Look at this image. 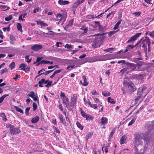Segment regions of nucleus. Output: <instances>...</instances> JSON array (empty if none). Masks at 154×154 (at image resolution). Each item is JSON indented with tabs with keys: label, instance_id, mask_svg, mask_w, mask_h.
<instances>
[{
	"label": "nucleus",
	"instance_id": "412c9836",
	"mask_svg": "<svg viewBox=\"0 0 154 154\" xmlns=\"http://www.w3.org/2000/svg\"><path fill=\"white\" fill-rule=\"evenodd\" d=\"M107 119L104 117H102L100 119L102 125H104L107 123Z\"/></svg>",
	"mask_w": 154,
	"mask_h": 154
},
{
	"label": "nucleus",
	"instance_id": "f704fd0d",
	"mask_svg": "<svg viewBox=\"0 0 154 154\" xmlns=\"http://www.w3.org/2000/svg\"><path fill=\"white\" fill-rule=\"evenodd\" d=\"M8 95L7 94H5L3 96H2L1 97H0V103H2L4 100V99L5 98L8 96Z\"/></svg>",
	"mask_w": 154,
	"mask_h": 154
},
{
	"label": "nucleus",
	"instance_id": "864d4df0",
	"mask_svg": "<svg viewBox=\"0 0 154 154\" xmlns=\"http://www.w3.org/2000/svg\"><path fill=\"white\" fill-rule=\"evenodd\" d=\"M25 59L26 60V62L28 63H29L31 61V59H29V56H26Z\"/></svg>",
	"mask_w": 154,
	"mask_h": 154
},
{
	"label": "nucleus",
	"instance_id": "ddd939ff",
	"mask_svg": "<svg viewBox=\"0 0 154 154\" xmlns=\"http://www.w3.org/2000/svg\"><path fill=\"white\" fill-rule=\"evenodd\" d=\"M60 122L63 125H66V123L65 121L64 117L61 114H59L58 116Z\"/></svg>",
	"mask_w": 154,
	"mask_h": 154
},
{
	"label": "nucleus",
	"instance_id": "473e14b6",
	"mask_svg": "<svg viewBox=\"0 0 154 154\" xmlns=\"http://www.w3.org/2000/svg\"><path fill=\"white\" fill-rule=\"evenodd\" d=\"M45 71V69H42L40 70L38 72V75L36 76V77H37L43 74V72Z\"/></svg>",
	"mask_w": 154,
	"mask_h": 154
},
{
	"label": "nucleus",
	"instance_id": "0e129e2a",
	"mask_svg": "<svg viewBox=\"0 0 154 154\" xmlns=\"http://www.w3.org/2000/svg\"><path fill=\"white\" fill-rule=\"evenodd\" d=\"M86 118V119H90L91 120H92L93 119V118L91 117V116H90L89 115H88L87 114L86 117L85 118Z\"/></svg>",
	"mask_w": 154,
	"mask_h": 154
},
{
	"label": "nucleus",
	"instance_id": "79ce46f5",
	"mask_svg": "<svg viewBox=\"0 0 154 154\" xmlns=\"http://www.w3.org/2000/svg\"><path fill=\"white\" fill-rule=\"evenodd\" d=\"M135 47L133 45H129L126 48V49H127L128 50V51H130L131 49H132L133 48H134Z\"/></svg>",
	"mask_w": 154,
	"mask_h": 154
},
{
	"label": "nucleus",
	"instance_id": "7ed1b4c3",
	"mask_svg": "<svg viewBox=\"0 0 154 154\" xmlns=\"http://www.w3.org/2000/svg\"><path fill=\"white\" fill-rule=\"evenodd\" d=\"M128 67H130V69L129 71L131 70L140 71L143 70L141 65L138 63L135 64L133 63H128Z\"/></svg>",
	"mask_w": 154,
	"mask_h": 154
},
{
	"label": "nucleus",
	"instance_id": "a211bd4d",
	"mask_svg": "<svg viewBox=\"0 0 154 154\" xmlns=\"http://www.w3.org/2000/svg\"><path fill=\"white\" fill-rule=\"evenodd\" d=\"M125 68L122 69L120 72V74L121 75L123 74L127 70H129L130 67H128V63L126 64V66H125Z\"/></svg>",
	"mask_w": 154,
	"mask_h": 154
},
{
	"label": "nucleus",
	"instance_id": "6ab92c4d",
	"mask_svg": "<svg viewBox=\"0 0 154 154\" xmlns=\"http://www.w3.org/2000/svg\"><path fill=\"white\" fill-rule=\"evenodd\" d=\"M93 134V133L92 131L88 133L87 134L86 136V141H87L89 139H90L91 138Z\"/></svg>",
	"mask_w": 154,
	"mask_h": 154
},
{
	"label": "nucleus",
	"instance_id": "bf43d9fd",
	"mask_svg": "<svg viewBox=\"0 0 154 154\" xmlns=\"http://www.w3.org/2000/svg\"><path fill=\"white\" fill-rule=\"evenodd\" d=\"M53 70H49V71H46L44 72H43V73L44 74H43L46 75L49 74L51 72H52Z\"/></svg>",
	"mask_w": 154,
	"mask_h": 154
},
{
	"label": "nucleus",
	"instance_id": "6e6552de",
	"mask_svg": "<svg viewBox=\"0 0 154 154\" xmlns=\"http://www.w3.org/2000/svg\"><path fill=\"white\" fill-rule=\"evenodd\" d=\"M141 33H138L131 37L127 42V43L132 42L135 41L141 34Z\"/></svg>",
	"mask_w": 154,
	"mask_h": 154
},
{
	"label": "nucleus",
	"instance_id": "680f3d73",
	"mask_svg": "<svg viewBox=\"0 0 154 154\" xmlns=\"http://www.w3.org/2000/svg\"><path fill=\"white\" fill-rule=\"evenodd\" d=\"M149 35L151 36L152 37V38H154V31H152V32H150L149 34Z\"/></svg>",
	"mask_w": 154,
	"mask_h": 154
},
{
	"label": "nucleus",
	"instance_id": "a18cd8bd",
	"mask_svg": "<svg viewBox=\"0 0 154 154\" xmlns=\"http://www.w3.org/2000/svg\"><path fill=\"white\" fill-rule=\"evenodd\" d=\"M45 34L47 35H50L52 36H53L54 35V32L51 31L48 32V33H45Z\"/></svg>",
	"mask_w": 154,
	"mask_h": 154
},
{
	"label": "nucleus",
	"instance_id": "a19ab883",
	"mask_svg": "<svg viewBox=\"0 0 154 154\" xmlns=\"http://www.w3.org/2000/svg\"><path fill=\"white\" fill-rule=\"evenodd\" d=\"M81 29L82 30H83L84 31V33H86L88 30V28L87 27H85V26H82Z\"/></svg>",
	"mask_w": 154,
	"mask_h": 154
},
{
	"label": "nucleus",
	"instance_id": "603ef678",
	"mask_svg": "<svg viewBox=\"0 0 154 154\" xmlns=\"http://www.w3.org/2000/svg\"><path fill=\"white\" fill-rule=\"evenodd\" d=\"M113 49L114 48H110L105 49L104 51L107 52H110V53H112V51H113Z\"/></svg>",
	"mask_w": 154,
	"mask_h": 154
},
{
	"label": "nucleus",
	"instance_id": "aec40b11",
	"mask_svg": "<svg viewBox=\"0 0 154 154\" xmlns=\"http://www.w3.org/2000/svg\"><path fill=\"white\" fill-rule=\"evenodd\" d=\"M126 136L124 135L122 136L120 140V143L121 144L124 143L126 141Z\"/></svg>",
	"mask_w": 154,
	"mask_h": 154
},
{
	"label": "nucleus",
	"instance_id": "5fc2aeb1",
	"mask_svg": "<svg viewBox=\"0 0 154 154\" xmlns=\"http://www.w3.org/2000/svg\"><path fill=\"white\" fill-rule=\"evenodd\" d=\"M80 4L78 1L76 2L74 4L73 7L75 8H77Z\"/></svg>",
	"mask_w": 154,
	"mask_h": 154
},
{
	"label": "nucleus",
	"instance_id": "4468645a",
	"mask_svg": "<svg viewBox=\"0 0 154 154\" xmlns=\"http://www.w3.org/2000/svg\"><path fill=\"white\" fill-rule=\"evenodd\" d=\"M28 96L32 98L33 100L35 101H36L38 100L37 96L33 91L31 92L30 93L28 94Z\"/></svg>",
	"mask_w": 154,
	"mask_h": 154
},
{
	"label": "nucleus",
	"instance_id": "052dcab7",
	"mask_svg": "<svg viewBox=\"0 0 154 154\" xmlns=\"http://www.w3.org/2000/svg\"><path fill=\"white\" fill-rule=\"evenodd\" d=\"M10 27H4L3 29V30L4 32H5L6 30L8 31H10Z\"/></svg>",
	"mask_w": 154,
	"mask_h": 154
},
{
	"label": "nucleus",
	"instance_id": "cd10ccee",
	"mask_svg": "<svg viewBox=\"0 0 154 154\" xmlns=\"http://www.w3.org/2000/svg\"><path fill=\"white\" fill-rule=\"evenodd\" d=\"M102 14V13L100 14V15H99L97 17H94L91 15H88L87 16V18L88 19H91L94 18H99L100 17V16Z\"/></svg>",
	"mask_w": 154,
	"mask_h": 154
},
{
	"label": "nucleus",
	"instance_id": "8fccbe9b",
	"mask_svg": "<svg viewBox=\"0 0 154 154\" xmlns=\"http://www.w3.org/2000/svg\"><path fill=\"white\" fill-rule=\"evenodd\" d=\"M146 90H146L143 92V94H142V91H141V93L142 94L141 96L142 97H144L148 93V92H147V91L146 92H145Z\"/></svg>",
	"mask_w": 154,
	"mask_h": 154
},
{
	"label": "nucleus",
	"instance_id": "13d9d810",
	"mask_svg": "<svg viewBox=\"0 0 154 154\" xmlns=\"http://www.w3.org/2000/svg\"><path fill=\"white\" fill-rule=\"evenodd\" d=\"M141 12H137L133 13V14L136 16H139L141 14Z\"/></svg>",
	"mask_w": 154,
	"mask_h": 154
},
{
	"label": "nucleus",
	"instance_id": "de8ad7c7",
	"mask_svg": "<svg viewBox=\"0 0 154 154\" xmlns=\"http://www.w3.org/2000/svg\"><path fill=\"white\" fill-rule=\"evenodd\" d=\"M118 63L119 64L122 63L123 64H124V65H125V66H126V64L128 63H126L125 60H121L120 61H119L118 62Z\"/></svg>",
	"mask_w": 154,
	"mask_h": 154
},
{
	"label": "nucleus",
	"instance_id": "2eb2a0df",
	"mask_svg": "<svg viewBox=\"0 0 154 154\" xmlns=\"http://www.w3.org/2000/svg\"><path fill=\"white\" fill-rule=\"evenodd\" d=\"M42 47L41 45L36 44L31 47V49L34 51H37L42 48Z\"/></svg>",
	"mask_w": 154,
	"mask_h": 154
},
{
	"label": "nucleus",
	"instance_id": "f03ea898",
	"mask_svg": "<svg viewBox=\"0 0 154 154\" xmlns=\"http://www.w3.org/2000/svg\"><path fill=\"white\" fill-rule=\"evenodd\" d=\"M140 44V45L144 49V51L146 53L147 52V45L148 46H149L150 45V40L148 37H146L144 38H143L138 42L137 45Z\"/></svg>",
	"mask_w": 154,
	"mask_h": 154
},
{
	"label": "nucleus",
	"instance_id": "dca6fc26",
	"mask_svg": "<svg viewBox=\"0 0 154 154\" xmlns=\"http://www.w3.org/2000/svg\"><path fill=\"white\" fill-rule=\"evenodd\" d=\"M77 96L76 94H74L71 98V104L73 106L75 105L77 99Z\"/></svg>",
	"mask_w": 154,
	"mask_h": 154
},
{
	"label": "nucleus",
	"instance_id": "0eeeda50",
	"mask_svg": "<svg viewBox=\"0 0 154 154\" xmlns=\"http://www.w3.org/2000/svg\"><path fill=\"white\" fill-rule=\"evenodd\" d=\"M60 96L61 99L63 101V102L67 107L69 104V99L67 97L65 96L64 93L63 92H61Z\"/></svg>",
	"mask_w": 154,
	"mask_h": 154
},
{
	"label": "nucleus",
	"instance_id": "4d7b16f0",
	"mask_svg": "<svg viewBox=\"0 0 154 154\" xmlns=\"http://www.w3.org/2000/svg\"><path fill=\"white\" fill-rule=\"evenodd\" d=\"M10 39L11 41L16 40L14 36L13 35H11L10 36Z\"/></svg>",
	"mask_w": 154,
	"mask_h": 154
},
{
	"label": "nucleus",
	"instance_id": "774afa93",
	"mask_svg": "<svg viewBox=\"0 0 154 154\" xmlns=\"http://www.w3.org/2000/svg\"><path fill=\"white\" fill-rule=\"evenodd\" d=\"M30 108H27L26 109V112L25 113L27 115H28L29 114V111L30 110Z\"/></svg>",
	"mask_w": 154,
	"mask_h": 154
},
{
	"label": "nucleus",
	"instance_id": "37998d69",
	"mask_svg": "<svg viewBox=\"0 0 154 154\" xmlns=\"http://www.w3.org/2000/svg\"><path fill=\"white\" fill-rule=\"evenodd\" d=\"M15 109L17 111L19 112L22 113H23V111L21 109L19 108V107L16 106H15Z\"/></svg>",
	"mask_w": 154,
	"mask_h": 154
},
{
	"label": "nucleus",
	"instance_id": "58836bf2",
	"mask_svg": "<svg viewBox=\"0 0 154 154\" xmlns=\"http://www.w3.org/2000/svg\"><path fill=\"white\" fill-rule=\"evenodd\" d=\"M9 67L11 68V70H12L15 67V63L14 62H12L9 65Z\"/></svg>",
	"mask_w": 154,
	"mask_h": 154
},
{
	"label": "nucleus",
	"instance_id": "c756f323",
	"mask_svg": "<svg viewBox=\"0 0 154 154\" xmlns=\"http://www.w3.org/2000/svg\"><path fill=\"white\" fill-rule=\"evenodd\" d=\"M108 102L109 103H110L112 104H114L116 103V102L113 99H111L110 97H109L107 98Z\"/></svg>",
	"mask_w": 154,
	"mask_h": 154
},
{
	"label": "nucleus",
	"instance_id": "f8f14e48",
	"mask_svg": "<svg viewBox=\"0 0 154 154\" xmlns=\"http://www.w3.org/2000/svg\"><path fill=\"white\" fill-rule=\"evenodd\" d=\"M100 39L99 38H95L94 41L93 42V43L92 45L93 47L96 48L99 47L100 46L99 41L100 40Z\"/></svg>",
	"mask_w": 154,
	"mask_h": 154
},
{
	"label": "nucleus",
	"instance_id": "7c9ffc66",
	"mask_svg": "<svg viewBox=\"0 0 154 154\" xmlns=\"http://www.w3.org/2000/svg\"><path fill=\"white\" fill-rule=\"evenodd\" d=\"M17 27L18 30L20 31L21 32H22V27L20 23H17Z\"/></svg>",
	"mask_w": 154,
	"mask_h": 154
},
{
	"label": "nucleus",
	"instance_id": "338daca9",
	"mask_svg": "<svg viewBox=\"0 0 154 154\" xmlns=\"http://www.w3.org/2000/svg\"><path fill=\"white\" fill-rule=\"evenodd\" d=\"M54 131L55 132L58 133H60V131L58 129L56 128L55 127H54Z\"/></svg>",
	"mask_w": 154,
	"mask_h": 154
},
{
	"label": "nucleus",
	"instance_id": "e2e57ef3",
	"mask_svg": "<svg viewBox=\"0 0 154 154\" xmlns=\"http://www.w3.org/2000/svg\"><path fill=\"white\" fill-rule=\"evenodd\" d=\"M33 110L35 111L37 108V105L36 103H34L33 104Z\"/></svg>",
	"mask_w": 154,
	"mask_h": 154
},
{
	"label": "nucleus",
	"instance_id": "6e6d98bb",
	"mask_svg": "<svg viewBox=\"0 0 154 154\" xmlns=\"http://www.w3.org/2000/svg\"><path fill=\"white\" fill-rule=\"evenodd\" d=\"M8 71V69L6 68H5L4 69H2L1 71V74H3L5 72H6Z\"/></svg>",
	"mask_w": 154,
	"mask_h": 154
},
{
	"label": "nucleus",
	"instance_id": "ea45409f",
	"mask_svg": "<svg viewBox=\"0 0 154 154\" xmlns=\"http://www.w3.org/2000/svg\"><path fill=\"white\" fill-rule=\"evenodd\" d=\"M136 117L133 118L132 119L131 121V122H129V123H128V125L130 126V125H132L134 122L136 120Z\"/></svg>",
	"mask_w": 154,
	"mask_h": 154
},
{
	"label": "nucleus",
	"instance_id": "72a5a7b5",
	"mask_svg": "<svg viewBox=\"0 0 154 154\" xmlns=\"http://www.w3.org/2000/svg\"><path fill=\"white\" fill-rule=\"evenodd\" d=\"M102 94L104 96L107 97L109 96L110 94L109 92L104 91L102 92Z\"/></svg>",
	"mask_w": 154,
	"mask_h": 154
},
{
	"label": "nucleus",
	"instance_id": "9b49d317",
	"mask_svg": "<svg viewBox=\"0 0 154 154\" xmlns=\"http://www.w3.org/2000/svg\"><path fill=\"white\" fill-rule=\"evenodd\" d=\"M109 57L106 55L100 56L97 57V61H104L110 59Z\"/></svg>",
	"mask_w": 154,
	"mask_h": 154
},
{
	"label": "nucleus",
	"instance_id": "20e7f679",
	"mask_svg": "<svg viewBox=\"0 0 154 154\" xmlns=\"http://www.w3.org/2000/svg\"><path fill=\"white\" fill-rule=\"evenodd\" d=\"M142 138L139 134L136 135L134 137V147L136 149L139 146H142L143 142L142 140Z\"/></svg>",
	"mask_w": 154,
	"mask_h": 154
},
{
	"label": "nucleus",
	"instance_id": "1a4fd4ad",
	"mask_svg": "<svg viewBox=\"0 0 154 154\" xmlns=\"http://www.w3.org/2000/svg\"><path fill=\"white\" fill-rule=\"evenodd\" d=\"M10 131V133L13 134H18L20 132V130L19 128H15L14 126H12L11 127Z\"/></svg>",
	"mask_w": 154,
	"mask_h": 154
},
{
	"label": "nucleus",
	"instance_id": "9d476101",
	"mask_svg": "<svg viewBox=\"0 0 154 154\" xmlns=\"http://www.w3.org/2000/svg\"><path fill=\"white\" fill-rule=\"evenodd\" d=\"M142 139L144 140L145 144L146 145H148L152 140V138L150 136L145 135Z\"/></svg>",
	"mask_w": 154,
	"mask_h": 154
},
{
	"label": "nucleus",
	"instance_id": "2f4dec72",
	"mask_svg": "<svg viewBox=\"0 0 154 154\" xmlns=\"http://www.w3.org/2000/svg\"><path fill=\"white\" fill-rule=\"evenodd\" d=\"M0 8L5 11L9 9V7H7L5 5H1L0 6Z\"/></svg>",
	"mask_w": 154,
	"mask_h": 154
},
{
	"label": "nucleus",
	"instance_id": "4c0bfd02",
	"mask_svg": "<svg viewBox=\"0 0 154 154\" xmlns=\"http://www.w3.org/2000/svg\"><path fill=\"white\" fill-rule=\"evenodd\" d=\"M0 116L1 117H2L3 119L5 121H6L7 119H6V117L5 115V114L4 113H1Z\"/></svg>",
	"mask_w": 154,
	"mask_h": 154
},
{
	"label": "nucleus",
	"instance_id": "4be33fe9",
	"mask_svg": "<svg viewBox=\"0 0 154 154\" xmlns=\"http://www.w3.org/2000/svg\"><path fill=\"white\" fill-rule=\"evenodd\" d=\"M39 119V117L38 116H36L35 117L32 119V122L33 123H35L37 122Z\"/></svg>",
	"mask_w": 154,
	"mask_h": 154
},
{
	"label": "nucleus",
	"instance_id": "3c124183",
	"mask_svg": "<svg viewBox=\"0 0 154 154\" xmlns=\"http://www.w3.org/2000/svg\"><path fill=\"white\" fill-rule=\"evenodd\" d=\"M81 114L82 116L84 117L85 118L86 117L87 114L85 113L82 109H81Z\"/></svg>",
	"mask_w": 154,
	"mask_h": 154
},
{
	"label": "nucleus",
	"instance_id": "39448f33",
	"mask_svg": "<svg viewBox=\"0 0 154 154\" xmlns=\"http://www.w3.org/2000/svg\"><path fill=\"white\" fill-rule=\"evenodd\" d=\"M56 20L59 21L58 24H60L62 25L65 22L66 17V14H62L60 13H58L56 15Z\"/></svg>",
	"mask_w": 154,
	"mask_h": 154
},
{
	"label": "nucleus",
	"instance_id": "c85d7f7f",
	"mask_svg": "<svg viewBox=\"0 0 154 154\" xmlns=\"http://www.w3.org/2000/svg\"><path fill=\"white\" fill-rule=\"evenodd\" d=\"M83 82L82 83V85L85 86H86L88 85V83L87 81H86V79L85 78L84 76L83 77ZM81 82L82 83V81H81Z\"/></svg>",
	"mask_w": 154,
	"mask_h": 154
},
{
	"label": "nucleus",
	"instance_id": "423d86ee",
	"mask_svg": "<svg viewBox=\"0 0 154 154\" xmlns=\"http://www.w3.org/2000/svg\"><path fill=\"white\" fill-rule=\"evenodd\" d=\"M146 87L144 86L142 87L139 88L137 92V95L138 96L135 99V103H137V102L140 100V99L142 98L141 96V95H142L141 91H142V94H143V92L146 90Z\"/></svg>",
	"mask_w": 154,
	"mask_h": 154
},
{
	"label": "nucleus",
	"instance_id": "a878e982",
	"mask_svg": "<svg viewBox=\"0 0 154 154\" xmlns=\"http://www.w3.org/2000/svg\"><path fill=\"white\" fill-rule=\"evenodd\" d=\"M73 20H70L69 22V23L68 25H67L65 27V29H66L68 28L69 27L71 26L73 24Z\"/></svg>",
	"mask_w": 154,
	"mask_h": 154
},
{
	"label": "nucleus",
	"instance_id": "49530a36",
	"mask_svg": "<svg viewBox=\"0 0 154 154\" xmlns=\"http://www.w3.org/2000/svg\"><path fill=\"white\" fill-rule=\"evenodd\" d=\"M12 19V16L11 15H10L9 17H6L5 18V20L7 21H8L11 20Z\"/></svg>",
	"mask_w": 154,
	"mask_h": 154
},
{
	"label": "nucleus",
	"instance_id": "f257e3e1",
	"mask_svg": "<svg viewBox=\"0 0 154 154\" xmlns=\"http://www.w3.org/2000/svg\"><path fill=\"white\" fill-rule=\"evenodd\" d=\"M123 85L124 87H122V90L124 94L126 91L132 92L135 90L134 84L130 82L128 79L125 78L124 79Z\"/></svg>",
	"mask_w": 154,
	"mask_h": 154
},
{
	"label": "nucleus",
	"instance_id": "393cba45",
	"mask_svg": "<svg viewBox=\"0 0 154 154\" xmlns=\"http://www.w3.org/2000/svg\"><path fill=\"white\" fill-rule=\"evenodd\" d=\"M26 65L24 63H22L20 64L19 66V68H20L21 70L25 71L26 69Z\"/></svg>",
	"mask_w": 154,
	"mask_h": 154
},
{
	"label": "nucleus",
	"instance_id": "69168bd1",
	"mask_svg": "<svg viewBox=\"0 0 154 154\" xmlns=\"http://www.w3.org/2000/svg\"><path fill=\"white\" fill-rule=\"evenodd\" d=\"M91 93L92 95H98L99 94L98 93H97L96 91H95V90H93V91H92L91 92Z\"/></svg>",
	"mask_w": 154,
	"mask_h": 154
},
{
	"label": "nucleus",
	"instance_id": "b1692460",
	"mask_svg": "<svg viewBox=\"0 0 154 154\" xmlns=\"http://www.w3.org/2000/svg\"><path fill=\"white\" fill-rule=\"evenodd\" d=\"M58 3L60 5H67L69 3V2L68 1H63V0H59L58 1Z\"/></svg>",
	"mask_w": 154,
	"mask_h": 154
},
{
	"label": "nucleus",
	"instance_id": "5701e85b",
	"mask_svg": "<svg viewBox=\"0 0 154 154\" xmlns=\"http://www.w3.org/2000/svg\"><path fill=\"white\" fill-rule=\"evenodd\" d=\"M88 104L90 107L92 108H94L95 109H96L97 108V107L98 106L96 104H94L93 103H91V102L89 101H88Z\"/></svg>",
	"mask_w": 154,
	"mask_h": 154
},
{
	"label": "nucleus",
	"instance_id": "c03bdc74",
	"mask_svg": "<svg viewBox=\"0 0 154 154\" xmlns=\"http://www.w3.org/2000/svg\"><path fill=\"white\" fill-rule=\"evenodd\" d=\"M45 80L44 79H42L41 81L38 82V84L39 85V86L40 87H42V86L41 85L43 84Z\"/></svg>",
	"mask_w": 154,
	"mask_h": 154
},
{
	"label": "nucleus",
	"instance_id": "f3484780",
	"mask_svg": "<svg viewBox=\"0 0 154 154\" xmlns=\"http://www.w3.org/2000/svg\"><path fill=\"white\" fill-rule=\"evenodd\" d=\"M35 22L37 23L38 25H40L42 26H47L48 25L45 23L44 22L41 21L40 20H36Z\"/></svg>",
	"mask_w": 154,
	"mask_h": 154
},
{
	"label": "nucleus",
	"instance_id": "09e8293b",
	"mask_svg": "<svg viewBox=\"0 0 154 154\" xmlns=\"http://www.w3.org/2000/svg\"><path fill=\"white\" fill-rule=\"evenodd\" d=\"M65 48L67 49H71L72 48V46L70 44H66L65 46Z\"/></svg>",
	"mask_w": 154,
	"mask_h": 154
},
{
	"label": "nucleus",
	"instance_id": "bb28decb",
	"mask_svg": "<svg viewBox=\"0 0 154 154\" xmlns=\"http://www.w3.org/2000/svg\"><path fill=\"white\" fill-rule=\"evenodd\" d=\"M122 21V20H120L116 23L113 28L114 30L116 29L119 28V25L121 23Z\"/></svg>",
	"mask_w": 154,
	"mask_h": 154
},
{
	"label": "nucleus",
	"instance_id": "e433bc0d",
	"mask_svg": "<svg viewBox=\"0 0 154 154\" xmlns=\"http://www.w3.org/2000/svg\"><path fill=\"white\" fill-rule=\"evenodd\" d=\"M115 132V130H113L112 131H111L109 134V138L108 139L109 141H110V138H112L113 136V134H114V133Z\"/></svg>",
	"mask_w": 154,
	"mask_h": 154
},
{
	"label": "nucleus",
	"instance_id": "c9c22d12",
	"mask_svg": "<svg viewBox=\"0 0 154 154\" xmlns=\"http://www.w3.org/2000/svg\"><path fill=\"white\" fill-rule=\"evenodd\" d=\"M76 125L77 127L81 130H82L83 128V126L81 125L79 122L76 123Z\"/></svg>",
	"mask_w": 154,
	"mask_h": 154
}]
</instances>
